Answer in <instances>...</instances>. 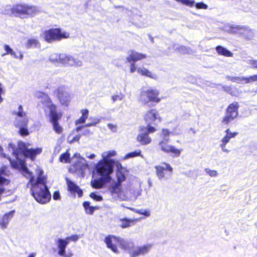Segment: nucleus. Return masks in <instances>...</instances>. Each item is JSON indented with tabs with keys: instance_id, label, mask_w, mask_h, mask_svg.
Masks as SVG:
<instances>
[{
	"instance_id": "nucleus-27",
	"label": "nucleus",
	"mask_w": 257,
	"mask_h": 257,
	"mask_svg": "<svg viewBox=\"0 0 257 257\" xmlns=\"http://www.w3.org/2000/svg\"><path fill=\"white\" fill-rule=\"evenodd\" d=\"M216 50L219 55L226 57H232L233 56V54L230 51L221 46H217Z\"/></svg>"
},
{
	"instance_id": "nucleus-61",
	"label": "nucleus",
	"mask_w": 257,
	"mask_h": 257,
	"mask_svg": "<svg viewBox=\"0 0 257 257\" xmlns=\"http://www.w3.org/2000/svg\"><path fill=\"white\" fill-rule=\"evenodd\" d=\"M225 146L226 145L220 144V147L221 148L222 151L224 152L228 153L229 151L225 148Z\"/></svg>"
},
{
	"instance_id": "nucleus-24",
	"label": "nucleus",
	"mask_w": 257,
	"mask_h": 257,
	"mask_svg": "<svg viewBox=\"0 0 257 257\" xmlns=\"http://www.w3.org/2000/svg\"><path fill=\"white\" fill-rule=\"evenodd\" d=\"M116 152L114 151H110L107 152H104L102 154V157L103 160L102 161H104L106 163L111 164L112 165V169L113 170L114 161L112 159H109L110 157L115 156Z\"/></svg>"
},
{
	"instance_id": "nucleus-62",
	"label": "nucleus",
	"mask_w": 257,
	"mask_h": 257,
	"mask_svg": "<svg viewBox=\"0 0 257 257\" xmlns=\"http://www.w3.org/2000/svg\"><path fill=\"white\" fill-rule=\"evenodd\" d=\"M80 136H76L73 138L72 142H78L80 140Z\"/></svg>"
},
{
	"instance_id": "nucleus-19",
	"label": "nucleus",
	"mask_w": 257,
	"mask_h": 257,
	"mask_svg": "<svg viewBox=\"0 0 257 257\" xmlns=\"http://www.w3.org/2000/svg\"><path fill=\"white\" fill-rule=\"evenodd\" d=\"M137 141L140 142L141 145H146L151 142L152 139L145 130H142L141 132L138 136Z\"/></svg>"
},
{
	"instance_id": "nucleus-58",
	"label": "nucleus",
	"mask_w": 257,
	"mask_h": 257,
	"mask_svg": "<svg viewBox=\"0 0 257 257\" xmlns=\"http://www.w3.org/2000/svg\"><path fill=\"white\" fill-rule=\"evenodd\" d=\"M7 7H11L10 6H6L5 9L4 11L2 12V14H5V15H10L12 14L11 11L9 9V8H7Z\"/></svg>"
},
{
	"instance_id": "nucleus-5",
	"label": "nucleus",
	"mask_w": 257,
	"mask_h": 257,
	"mask_svg": "<svg viewBox=\"0 0 257 257\" xmlns=\"http://www.w3.org/2000/svg\"><path fill=\"white\" fill-rule=\"evenodd\" d=\"M13 114L16 115L14 124L16 127L19 128L20 134L21 136L28 135V118L25 112L23 111L22 105H20L18 110L14 111Z\"/></svg>"
},
{
	"instance_id": "nucleus-10",
	"label": "nucleus",
	"mask_w": 257,
	"mask_h": 257,
	"mask_svg": "<svg viewBox=\"0 0 257 257\" xmlns=\"http://www.w3.org/2000/svg\"><path fill=\"white\" fill-rule=\"evenodd\" d=\"M239 104L237 102H234L230 104L226 109L225 116L222 119V123L228 124L233 120L238 115V108Z\"/></svg>"
},
{
	"instance_id": "nucleus-28",
	"label": "nucleus",
	"mask_w": 257,
	"mask_h": 257,
	"mask_svg": "<svg viewBox=\"0 0 257 257\" xmlns=\"http://www.w3.org/2000/svg\"><path fill=\"white\" fill-rule=\"evenodd\" d=\"M182 151V149H177L175 146L172 145L167 154H170L173 158H177L180 156Z\"/></svg>"
},
{
	"instance_id": "nucleus-32",
	"label": "nucleus",
	"mask_w": 257,
	"mask_h": 257,
	"mask_svg": "<svg viewBox=\"0 0 257 257\" xmlns=\"http://www.w3.org/2000/svg\"><path fill=\"white\" fill-rule=\"evenodd\" d=\"M56 243L58 248H66L69 244V241L66 238L65 239L58 238Z\"/></svg>"
},
{
	"instance_id": "nucleus-3",
	"label": "nucleus",
	"mask_w": 257,
	"mask_h": 257,
	"mask_svg": "<svg viewBox=\"0 0 257 257\" xmlns=\"http://www.w3.org/2000/svg\"><path fill=\"white\" fill-rule=\"evenodd\" d=\"M37 97L42 98L43 107L46 112L48 111L49 112L50 122L52 124L53 130L57 134H61L63 128L58 123L61 116L57 113L56 106L52 103L49 96L43 92L39 93Z\"/></svg>"
},
{
	"instance_id": "nucleus-8",
	"label": "nucleus",
	"mask_w": 257,
	"mask_h": 257,
	"mask_svg": "<svg viewBox=\"0 0 257 257\" xmlns=\"http://www.w3.org/2000/svg\"><path fill=\"white\" fill-rule=\"evenodd\" d=\"M43 37L46 41L52 43L55 41L60 40L62 38H68L69 34L66 32L62 33L59 29H51L45 31Z\"/></svg>"
},
{
	"instance_id": "nucleus-35",
	"label": "nucleus",
	"mask_w": 257,
	"mask_h": 257,
	"mask_svg": "<svg viewBox=\"0 0 257 257\" xmlns=\"http://www.w3.org/2000/svg\"><path fill=\"white\" fill-rule=\"evenodd\" d=\"M4 49L6 51V53L3 54V56H5L6 54H10L11 56H13L15 58H18V56L16 54V53L8 45L6 44L4 45Z\"/></svg>"
},
{
	"instance_id": "nucleus-14",
	"label": "nucleus",
	"mask_w": 257,
	"mask_h": 257,
	"mask_svg": "<svg viewBox=\"0 0 257 257\" xmlns=\"http://www.w3.org/2000/svg\"><path fill=\"white\" fill-rule=\"evenodd\" d=\"M63 56L64 57L63 65L69 66L80 67L82 64L81 61L71 55L64 54V56Z\"/></svg>"
},
{
	"instance_id": "nucleus-12",
	"label": "nucleus",
	"mask_w": 257,
	"mask_h": 257,
	"mask_svg": "<svg viewBox=\"0 0 257 257\" xmlns=\"http://www.w3.org/2000/svg\"><path fill=\"white\" fill-rule=\"evenodd\" d=\"M144 119L147 124H157L161 120L158 112L155 109L148 111L145 115Z\"/></svg>"
},
{
	"instance_id": "nucleus-64",
	"label": "nucleus",
	"mask_w": 257,
	"mask_h": 257,
	"mask_svg": "<svg viewBox=\"0 0 257 257\" xmlns=\"http://www.w3.org/2000/svg\"><path fill=\"white\" fill-rule=\"evenodd\" d=\"M95 157V155L94 154H91L89 155H86V157L90 159H93V158H94Z\"/></svg>"
},
{
	"instance_id": "nucleus-55",
	"label": "nucleus",
	"mask_w": 257,
	"mask_h": 257,
	"mask_svg": "<svg viewBox=\"0 0 257 257\" xmlns=\"http://www.w3.org/2000/svg\"><path fill=\"white\" fill-rule=\"evenodd\" d=\"M100 121L99 119L98 118H95L94 119V122H91L90 123H88L86 124L85 125H84V127H89L91 126H94L96 124L98 123Z\"/></svg>"
},
{
	"instance_id": "nucleus-9",
	"label": "nucleus",
	"mask_w": 257,
	"mask_h": 257,
	"mask_svg": "<svg viewBox=\"0 0 257 257\" xmlns=\"http://www.w3.org/2000/svg\"><path fill=\"white\" fill-rule=\"evenodd\" d=\"M155 169L157 176L160 180L165 181L172 176L173 168L168 163H163L162 165L156 166Z\"/></svg>"
},
{
	"instance_id": "nucleus-37",
	"label": "nucleus",
	"mask_w": 257,
	"mask_h": 257,
	"mask_svg": "<svg viewBox=\"0 0 257 257\" xmlns=\"http://www.w3.org/2000/svg\"><path fill=\"white\" fill-rule=\"evenodd\" d=\"M83 206L85 208V211L86 213L89 214H92L94 211V207L93 206H90L89 202H84L83 203Z\"/></svg>"
},
{
	"instance_id": "nucleus-52",
	"label": "nucleus",
	"mask_w": 257,
	"mask_h": 257,
	"mask_svg": "<svg viewBox=\"0 0 257 257\" xmlns=\"http://www.w3.org/2000/svg\"><path fill=\"white\" fill-rule=\"evenodd\" d=\"M127 62L130 63V71L131 73H134L137 70V67H136V62L133 61H127Z\"/></svg>"
},
{
	"instance_id": "nucleus-63",
	"label": "nucleus",
	"mask_w": 257,
	"mask_h": 257,
	"mask_svg": "<svg viewBox=\"0 0 257 257\" xmlns=\"http://www.w3.org/2000/svg\"><path fill=\"white\" fill-rule=\"evenodd\" d=\"M90 134H92V133L90 132V130H87V129L84 130L83 135H90Z\"/></svg>"
},
{
	"instance_id": "nucleus-1",
	"label": "nucleus",
	"mask_w": 257,
	"mask_h": 257,
	"mask_svg": "<svg viewBox=\"0 0 257 257\" xmlns=\"http://www.w3.org/2000/svg\"><path fill=\"white\" fill-rule=\"evenodd\" d=\"M14 164L15 167H21L23 169L22 173L27 178L29 179V183L31 185V191L35 199L41 204H46L49 202L51 195L46 185V178L42 176L43 170H40L36 180L34 179L32 172L29 171L27 166H25L22 162L19 164Z\"/></svg>"
},
{
	"instance_id": "nucleus-30",
	"label": "nucleus",
	"mask_w": 257,
	"mask_h": 257,
	"mask_svg": "<svg viewBox=\"0 0 257 257\" xmlns=\"http://www.w3.org/2000/svg\"><path fill=\"white\" fill-rule=\"evenodd\" d=\"M26 46L28 49L32 48H39L40 47V44L38 40L35 39H30L28 40Z\"/></svg>"
},
{
	"instance_id": "nucleus-11",
	"label": "nucleus",
	"mask_w": 257,
	"mask_h": 257,
	"mask_svg": "<svg viewBox=\"0 0 257 257\" xmlns=\"http://www.w3.org/2000/svg\"><path fill=\"white\" fill-rule=\"evenodd\" d=\"M54 93L62 105H68L70 100V96L68 91V88L65 86H59L55 90Z\"/></svg>"
},
{
	"instance_id": "nucleus-48",
	"label": "nucleus",
	"mask_w": 257,
	"mask_h": 257,
	"mask_svg": "<svg viewBox=\"0 0 257 257\" xmlns=\"http://www.w3.org/2000/svg\"><path fill=\"white\" fill-rule=\"evenodd\" d=\"M195 6L198 9H207L208 8V6L202 2L196 3Z\"/></svg>"
},
{
	"instance_id": "nucleus-43",
	"label": "nucleus",
	"mask_w": 257,
	"mask_h": 257,
	"mask_svg": "<svg viewBox=\"0 0 257 257\" xmlns=\"http://www.w3.org/2000/svg\"><path fill=\"white\" fill-rule=\"evenodd\" d=\"M255 81H257V74L250 76L248 77H244V83L247 84Z\"/></svg>"
},
{
	"instance_id": "nucleus-50",
	"label": "nucleus",
	"mask_w": 257,
	"mask_h": 257,
	"mask_svg": "<svg viewBox=\"0 0 257 257\" xmlns=\"http://www.w3.org/2000/svg\"><path fill=\"white\" fill-rule=\"evenodd\" d=\"M107 126L113 133H115L117 131V126L116 124L109 123L107 124Z\"/></svg>"
},
{
	"instance_id": "nucleus-15",
	"label": "nucleus",
	"mask_w": 257,
	"mask_h": 257,
	"mask_svg": "<svg viewBox=\"0 0 257 257\" xmlns=\"http://www.w3.org/2000/svg\"><path fill=\"white\" fill-rule=\"evenodd\" d=\"M142 192L141 186L139 184L136 186H131L127 190L126 193L131 200L135 201L141 195Z\"/></svg>"
},
{
	"instance_id": "nucleus-22",
	"label": "nucleus",
	"mask_w": 257,
	"mask_h": 257,
	"mask_svg": "<svg viewBox=\"0 0 257 257\" xmlns=\"http://www.w3.org/2000/svg\"><path fill=\"white\" fill-rule=\"evenodd\" d=\"M63 56H64V53H53L50 55L49 60L50 62L55 65L63 64L64 61V57Z\"/></svg>"
},
{
	"instance_id": "nucleus-40",
	"label": "nucleus",
	"mask_w": 257,
	"mask_h": 257,
	"mask_svg": "<svg viewBox=\"0 0 257 257\" xmlns=\"http://www.w3.org/2000/svg\"><path fill=\"white\" fill-rule=\"evenodd\" d=\"M247 64L250 65V67L252 69H257V60L254 59L252 57L245 60Z\"/></svg>"
},
{
	"instance_id": "nucleus-29",
	"label": "nucleus",
	"mask_w": 257,
	"mask_h": 257,
	"mask_svg": "<svg viewBox=\"0 0 257 257\" xmlns=\"http://www.w3.org/2000/svg\"><path fill=\"white\" fill-rule=\"evenodd\" d=\"M81 112L82 113V116H81V117L79 119L76 120L75 124L76 125H78V124H80V123H84L86 121V119L88 117V113H89V111L88 109H82V110H81Z\"/></svg>"
},
{
	"instance_id": "nucleus-59",
	"label": "nucleus",
	"mask_w": 257,
	"mask_h": 257,
	"mask_svg": "<svg viewBox=\"0 0 257 257\" xmlns=\"http://www.w3.org/2000/svg\"><path fill=\"white\" fill-rule=\"evenodd\" d=\"M58 253L60 256H65V249L66 248H58Z\"/></svg>"
},
{
	"instance_id": "nucleus-13",
	"label": "nucleus",
	"mask_w": 257,
	"mask_h": 257,
	"mask_svg": "<svg viewBox=\"0 0 257 257\" xmlns=\"http://www.w3.org/2000/svg\"><path fill=\"white\" fill-rule=\"evenodd\" d=\"M152 245L150 244H145L142 246H136L134 249L130 252V257H137L140 255L147 254L151 249Z\"/></svg>"
},
{
	"instance_id": "nucleus-4",
	"label": "nucleus",
	"mask_w": 257,
	"mask_h": 257,
	"mask_svg": "<svg viewBox=\"0 0 257 257\" xmlns=\"http://www.w3.org/2000/svg\"><path fill=\"white\" fill-rule=\"evenodd\" d=\"M95 169L97 173L101 176V177L99 179L91 181V185L93 188H101L105 183L109 182L111 180L110 175L113 172L112 165L103 161H99L97 164Z\"/></svg>"
},
{
	"instance_id": "nucleus-41",
	"label": "nucleus",
	"mask_w": 257,
	"mask_h": 257,
	"mask_svg": "<svg viewBox=\"0 0 257 257\" xmlns=\"http://www.w3.org/2000/svg\"><path fill=\"white\" fill-rule=\"evenodd\" d=\"M137 156H141V157H143V156L141 155V150H136L134 152H131V153H129L128 154H127L125 155V156L124 157V159H128V158H133V157H137Z\"/></svg>"
},
{
	"instance_id": "nucleus-7",
	"label": "nucleus",
	"mask_w": 257,
	"mask_h": 257,
	"mask_svg": "<svg viewBox=\"0 0 257 257\" xmlns=\"http://www.w3.org/2000/svg\"><path fill=\"white\" fill-rule=\"evenodd\" d=\"M116 176L117 181H114L111 183L109 188V191L112 195L116 196L118 198L124 199V198L121 197V183L125 180V174L122 170H118L116 172Z\"/></svg>"
},
{
	"instance_id": "nucleus-57",
	"label": "nucleus",
	"mask_w": 257,
	"mask_h": 257,
	"mask_svg": "<svg viewBox=\"0 0 257 257\" xmlns=\"http://www.w3.org/2000/svg\"><path fill=\"white\" fill-rule=\"evenodd\" d=\"M53 198L55 200L60 199V193L58 191H55L53 195Z\"/></svg>"
},
{
	"instance_id": "nucleus-17",
	"label": "nucleus",
	"mask_w": 257,
	"mask_h": 257,
	"mask_svg": "<svg viewBox=\"0 0 257 257\" xmlns=\"http://www.w3.org/2000/svg\"><path fill=\"white\" fill-rule=\"evenodd\" d=\"M146 57L147 56L146 54L139 53L134 50H131L129 52L128 56L126 58V61H133L136 62L138 61L145 59Z\"/></svg>"
},
{
	"instance_id": "nucleus-39",
	"label": "nucleus",
	"mask_w": 257,
	"mask_h": 257,
	"mask_svg": "<svg viewBox=\"0 0 257 257\" xmlns=\"http://www.w3.org/2000/svg\"><path fill=\"white\" fill-rule=\"evenodd\" d=\"M123 247L124 249L127 250L128 253L130 254V252L131 250H133L135 247L134 243L133 242L125 241L122 244Z\"/></svg>"
},
{
	"instance_id": "nucleus-38",
	"label": "nucleus",
	"mask_w": 257,
	"mask_h": 257,
	"mask_svg": "<svg viewBox=\"0 0 257 257\" xmlns=\"http://www.w3.org/2000/svg\"><path fill=\"white\" fill-rule=\"evenodd\" d=\"M175 49L177 50L182 54H190L191 52V50L189 48L184 46H181L179 47H176L175 46Z\"/></svg>"
},
{
	"instance_id": "nucleus-33",
	"label": "nucleus",
	"mask_w": 257,
	"mask_h": 257,
	"mask_svg": "<svg viewBox=\"0 0 257 257\" xmlns=\"http://www.w3.org/2000/svg\"><path fill=\"white\" fill-rule=\"evenodd\" d=\"M37 11L38 10L36 7L26 5V15L33 16L36 14Z\"/></svg>"
},
{
	"instance_id": "nucleus-45",
	"label": "nucleus",
	"mask_w": 257,
	"mask_h": 257,
	"mask_svg": "<svg viewBox=\"0 0 257 257\" xmlns=\"http://www.w3.org/2000/svg\"><path fill=\"white\" fill-rule=\"evenodd\" d=\"M227 78L230 80L231 81L237 83H239L240 81L244 80V77H232V76H227Z\"/></svg>"
},
{
	"instance_id": "nucleus-54",
	"label": "nucleus",
	"mask_w": 257,
	"mask_h": 257,
	"mask_svg": "<svg viewBox=\"0 0 257 257\" xmlns=\"http://www.w3.org/2000/svg\"><path fill=\"white\" fill-rule=\"evenodd\" d=\"M79 237L78 235L75 234V235H72L70 236H68V237H66V238L67 240L69 242V240H71L73 241H76L79 239Z\"/></svg>"
},
{
	"instance_id": "nucleus-51",
	"label": "nucleus",
	"mask_w": 257,
	"mask_h": 257,
	"mask_svg": "<svg viewBox=\"0 0 257 257\" xmlns=\"http://www.w3.org/2000/svg\"><path fill=\"white\" fill-rule=\"evenodd\" d=\"M123 97L124 95L120 93L119 94L112 96L111 98L112 100H113V102H114L116 100H121L123 99Z\"/></svg>"
},
{
	"instance_id": "nucleus-16",
	"label": "nucleus",
	"mask_w": 257,
	"mask_h": 257,
	"mask_svg": "<svg viewBox=\"0 0 257 257\" xmlns=\"http://www.w3.org/2000/svg\"><path fill=\"white\" fill-rule=\"evenodd\" d=\"M26 5H17L14 6L13 8L7 7L11 11L12 14L15 16L20 17L22 15H26Z\"/></svg>"
},
{
	"instance_id": "nucleus-49",
	"label": "nucleus",
	"mask_w": 257,
	"mask_h": 257,
	"mask_svg": "<svg viewBox=\"0 0 257 257\" xmlns=\"http://www.w3.org/2000/svg\"><path fill=\"white\" fill-rule=\"evenodd\" d=\"M170 134V132L166 128L162 129V135L163 137V140H165L166 138H169Z\"/></svg>"
},
{
	"instance_id": "nucleus-6",
	"label": "nucleus",
	"mask_w": 257,
	"mask_h": 257,
	"mask_svg": "<svg viewBox=\"0 0 257 257\" xmlns=\"http://www.w3.org/2000/svg\"><path fill=\"white\" fill-rule=\"evenodd\" d=\"M159 91L156 89L143 88L140 92L139 101L145 105H149V102L158 103L161 99L158 98Z\"/></svg>"
},
{
	"instance_id": "nucleus-20",
	"label": "nucleus",
	"mask_w": 257,
	"mask_h": 257,
	"mask_svg": "<svg viewBox=\"0 0 257 257\" xmlns=\"http://www.w3.org/2000/svg\"><path fill=\"white\" fill-rule=\"evenodd\" d=\"M14 211L6 213L3 217H0V227L2 229L6 228L11 219L13 217Z\"/></svg>"
},
{
	"instance_id": "nucleus-34",
	"label": "nucleus",
	"mask_w": 257,
	"mask_h": 257,
	"mask_svg": "<svg viewBox=\"0 0 257 257\" xmlns=\"http://www.w3.org/2000/svg\"><path fill=\"white\" fill-rule=\"evenodd\" d=\"M59 160L61 162L64 163H71L70 154L68 152H66L61 154L60 156Z\"/></svg>"
},
{
	"instance_id": "nucleus-56",
	"label": "nucleus",
	"mask_w": 257,
	"mask_h": 257,
	"mask_svg": "<svg viewBox=\"0 0 257 257\" xmlns=\"http://www.w3.org/2000/svg\"><path fill=\"white\" fill-rule=\"evenodd\" d=\"M229 137L226 135L221 140L220 145H226L230 141Z\"/></svg>"
},
{
	"instance_id": "nucleus-42",
	"label": "nucleus",
	"mask_w": 257,
	"mask_h": 257,
	"mask_svg": "<svg viewBox=\"0 0 257 257\" xmlns=\"http://www.w3.org/2000/svg\"><path fill=\"white\" fill-rule=\"evenodd\" d=\"M237 25H230L228 26H225V28L226 29V30L230 33L232 34H237V28L235 27H237Z\"/></svg>"
},
{
	"instance_id": "nucleus-26",
	"label": "nucleus",
	"mask_w": 257,
	"mask_h": 257,
	"mask_svg": "<svg viewBox=\"0 0 257 257\" xmlns=\"http://www.w3.org/2000/svg\"><path fill=\"white\" fill-rule=\"evenodd\" d=\"M235 28H237V34L241 35L243 37H246V35L247 33L253 32V30L247 26L238 25Z\"/></svg>"
},
{
	"instance_id": "nucleus-46",
	"label": "nucleus",
	"mask_w": 257,
	"mask_h": 257,
	"mask_svg": "<svg viewBox=\"0 0 257 257\" xmlns=\"http://www.w3.org/2000/svg\"><path fill=\"white\" fill-rule=\"evenodd\" d=\"M205 171L206 174L211 177H215L218 175V173L216 170H212L209 168H206Z\"/></svg>"
},
{
	"instance_id": "nucleus-2",
	"label": "nucleus",
	"mask_w": 257,
	"mask_h": 257,
	"mask_svg": "<svg viewBox=\"0 0 257 257\" xmlns=\"http://www.w3.org/2000/svg\"><path fill=\"white\" fill-rule=\"evenodd\" d=\"M18 148H16L15 146L12 144L9 143L8 145V149L10 152H11L13 155L16 158V160H12L10 157L9 160L10 162L11 165L13 168L19 169L23 172V169L21 167H15L14 166V164H18L22 162L25 166H26L25 161L21 158L30 157L32 160L35 159V156L40 154L42 152L41 148L36 149H28L26 144L22 142H19L18 144Z\"/></svg>"
},
{
	"instance_id": "nucleus-25",
	"label": "nucleus",
	"mask_w": 257,
	"mask_h": 257,
	"mask_svg": "<svg viewBox=\"0 0 257 257\" xmlns=\"http://www.w3.org/2000/svg\"><path fill=\"white\" fill-rule=\"evenodd\" d=\"M169 141V138H166L165 140H161L158 144V147L159 149L166 154L168 153L170 149L172 146V145L168 144Z\"/></svg>"
},
{
	"instance_id": "nucleus-47",
	"label": "nucleus",
	"mask_w": 257,
	"mask_h": 257,
	"mask_svg": "<svg viewBox=\"0 0 257 257\" xmlns=\"http://www.w3.org/2000/svg\"><path fill=\"white\" fill-rule=\"evenodd\" d=\"M151 124H148L147 127L142 130H145L148 134L150 133H154L156 130L154 127L151 126Z\"/></svg>"
},
{
	"instance_id": "nucleus-60",
	"label": "nucleus",
	"mask_w": 257,
	"mask_h": 257,
	"mask_svg": "<svg viewBox=\"0 0 257 257\" xmlns=\"http://www.w3.org/2000/svg\"><path fill=\"white\" fill-rule=\"evenodd\" d=\"M237 133H229L228 134V135H226L230 139H232V138H234L237 135Z\"/></svg>"
},
{
	"instance_id": "nucleus-31",
	"label": "nucleus",
	"mask_w": 257,
	"mask_h": 257,
	"mask_svg": "<svg viewBox=\"0 0 257 257\" xmlns=\"http://www.w3.org/2000/svg\"><path fill=\"white\" fill-rule=\"evenodd\" d=\"M137 71L138 73L142 74V75H146L148 77L152 78H155L156 75L155 74H153L150 71H149L148 70H147L146 68H139L137 69Z\"/></svg>"
},
{
	"instance_id": "nucleus-44",
	"label": "nucleus",
	"mask_w": 257,
	"mask_h": 257,
	"mask_svg": "<svg viewBox=\"0 0 257 257\" xmlns=\"http://www.w3.org/2000/svg\"><path fill=\"white\" fill-rule=\"evenodd\" d=\"M176 1L181 3L189 7H193L195 4V1L192 0H175Z\"/></svg>"
},
{
	"instance_id": "nucleus-18",
	"label": "nucleus",
	"mask_w": 257,
	"mask_h": 257,
	"mask_svg": "<svg viewBox=\"0 0 257 257\" xmlns=\"http://www.w3.org/2000/svg\"><path fill=\"white\" fill-rule=\"evenodd\" d=\"M116 241V237L114 236L109 235L105 238L104 242L108 248L115 253H118L119 251L116 245L113 243Z\"/></svg>"
},
{
	"instance_id": "nucleus-21",
	"label": "nucleus",
	"mask_w": 257,
	"mask_h": 257,
	"mask_svg": "<svg viewBox=\"0 0 257 257\" xmlns=\"http://www.w3.org/2000/svg\"><path fill=\"white\" fill-rule=\"evenodd\" d=\"M66 183L69 191L71 193H77L78 197L82 196L83 192L78 186L67 178L66 179Z\"/></svg>"
},
{
	"instance_id": "nucleus-23",
	"label": "nucleus",
	"mask_w": 257,
	"mask_h": 257,
	"mask_svg": "<svg viewBox=\"0 0 257 257\" xmlns=\"http://www.w3.org/2000/svg\"><path fill=\"white\" fill-rule=\"evenodd\" d=\"M121 222L120 226L122 228H125L134 225L139 221L138 219H130L127 218H120Z\"/></svg>"
},
{
	"instance_id": "nucleus-36",
	"label": "nucleus",
	"mask_w": 257,
	"mask_h": 257,
	"mask_svg": "<svg viewBox=\"0 0 257 257\" xmlns=\"http://www.w3.org/2000/svg\"><path fill=\"white\" fill-rule=\"evenodd\" d=\"M130 210L134 211L136 213L139 214L144 215L146 217H149L151 215L150 211L148 210L141 209H136L133 208H128Z\"/></svg>"
},
{
	"instance_id": "nucleus-53",
	"label": "nucleus",
	"mask_w": 257,
	"mask_h": 257,
	"mask_svg": "<svg viewBox=\"0 0 257 257\" xmlns=\"http://www.w3.org/2000/svg\"><path fill=\"white\" fill-rule=\"evenodd\" d=\"M90 196L94 200H95L96 201H101L102 200V197L98 195L97 194H95V193H91L90 195Z\"/></svg>"
}]
</instances>
